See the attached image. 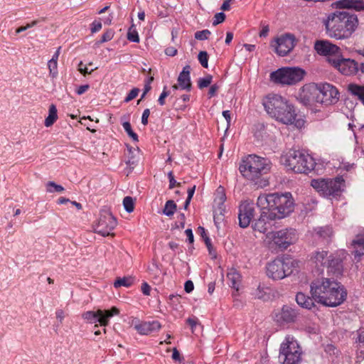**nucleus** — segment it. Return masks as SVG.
<instances>
[{"instance_id":"obj_45","label":"nucleus","mask_w":364,"mask_h":364,"mask_svg":"<svg viewBox=\"0 0 364 364\" xmlns=\"http://www.w3.org/2000/svg\"><path fill=\"white\" fill-rule=\"evenodd\" d=\"M139 89L138 88H133L127 95L126 98L124 99L125 102H129L131 100H134L139 94Z\"/></svg>"},{"instance_id":"obj_42","label":"nucleus","mask_w":364,"mask_h":364,"mask_svg":"<svg viewBox=\"0 0 364 364\" xmlns=\"http://www.w3.org/2000/svg\"><path fill=\"white\" fill-rule=\"evenodd\" d=\"M210 35V31L208 29L197 31L195 33V38L197 40L203 41L208 38L209 36Z\"/></svg>"},{"instance_id":"obj_36","label":"nucleus","mask_w":364,"mask_h":364,"mask_svg":"<svg viewBox=\"0 0 364 364\" xmlns=\"http://www.w3.org/2000/svg\"><path fill=\"white\" fill-rule=\"evenodd\" d=\"M123 205L124 207V209L128 213H132L134 210V203L133 198L130 196H126L123 200Z\"/></svg>"},{"instance_id":"obj_17","label":"nucleus","mask_w":364,"mask_h":364,"mask_svg":"<svg viewBox=\"0 0 364 364\" xmlns=\"http://www.w3.org/2000/svg\"><path fill=\"white\" fill-rule=\"evenodd\" d=\"M314 49L318 55L326 56L328 62L329 58H338L341 53L339 47L328 41H316L314 43Z\"/></svg>"},{"instance_id":"obj_39","label":"nucleus","mask_w":364,"mask_h":364,"mask_svg":"<svg viewBox=\"0 0 364 364\" xmlns=\"http://www.w3.org/2000/svg\"><path fill=\"white\" fill-rule=\"evenodd\" d=\"M127 39L132 42L139 43V37L137 31L133 27H130L127 33Z\"/></svg>"},{"instance_id":"obj_7","label":"nucleus","mask_w":364,"mask_h":364,"mask_svg":"<svg viewBox=\"0 0 364 364\" xmlns=\"http://www.w3.org/2000/svg\"><path fill=\"white\" fill-rule=\"evenodd\" d=\"M303 92L304 98L308 96V94L312 95L316 102L325 106L336 103L339 95L336 87L329 83L310 85L305 87Z\"/></svg>"},{"instance_id":"obj_52","label":"nucleus","mask_w":364,"mask_h":364,"mask_svg":"<svg viewBox=\"0 0 364 364\" xmlns=\"http://www.w3.org/2000/svg\"><path fill=\"white\" fill-rule=\"evenodd\" d=\"M357 337L355 338V343H364V329L360 328L357 331Z\"/></svg>"},{"instance_id":"obj_48","label":"nucleus","mask_w":364,"mask_h":364,"mask_svg":"<svg viewBox=\"0 0 364 364\" xmlns=\"http://www.w3.org/2000/svg\"><path fill=\"white\" fill-rule=\"evenodd\" d=\"M168 179H169V188L170 189L173 188L176 186H181V183H177L176 181L175 180L174 176H173L172 171H170L168 173Z\"/></svg>"},{"instance_id":"obj_59","label":"nucleus","mask_w":364,"mask_h":364,"mask_svg":"<svg viewBox=\"0 0 364 364\" xmlns=\"http://www.w3.org/2000/svg\"><path fill=\"white\" fill-rule=\"evenodd\" d=\"M150 291H151V287L146 282H144L141 285L142 293L144 295L148 296L150 294Z\"/></svg>"},{"instance_id":"obj_41","label":"nucleus","mask_w":364,"mask_h":364,"mask_svg":"<svg viewBox=\"0 0 364 364\" xmlns=\"http://www.w3.org/2000/svg\"><path fill=\"white\" fill-rule=\"evenodd\" d=\"M198 60H199L200 63L201 64V65L203 68H207L208 66V53L206 51H200L198 53Z\"/></svg>"},{"instance_id":"obj_15","label":"nucleus","mask_w":364,"mask_h":364,"mask_svg":"<svg viewBox=\"0 0 364 364\" xmlns=\"http://www.w3.org/2000/svg\"><path fill=\"white\" fill-rule=\"evenodd\" d=\"M329 63L344 75H355L358 73V63L355 60L342 58H329Z\"/></svg>"},{"instance_id":"obj_55","label":"nucleus","mask_w":364,"mask_h":364,"mask_svg":"<svg viewBox=\"0 0 364 364\" xmlns=\"http://www.w3.org/2000/svg\"><path fill=\"white\" fill-rule=\"evenodd\" d=\"M204 242L206 245L207 248L208 249L209 253L215 257V252L213 251V247L211 245L210 239L208 236H205Z\"/></svg>"},{"instance_id":"obj_27","label":"nucleus","mask_w":364,"mask_h":364,"mask_svg":"<svg viewBox=\"0 0 364 364\" xmlns=\"http://www.w3.org/2000/svg\"><path fill=\"white\" fill-rule=\"evenodd\" d=\"M348 90L350 94L358 99L364 105V86L357 84H350L348 86Z\"/></svg>"},{"instance_id":"obj_35","label":"nucleus","mask_w":364,"mask_h":364,"mask_svg":"<svg viewBox=\"0 0 364 364\" xmlns=\"http://www.w3.org/2000/svg\"><path fill=\"white\" fill-rule=\"evenodd\" d=\"M213 77L210 75H206L205 77L199 78L198 80V86L200 89L208 87L212 82Z\"/></svg>"},{"instance_id":"obj_6","label":"nucleus","mask_w":364,"mask_h":364,"mask_svg":"<svg viewBox=\"0 0 364 364\" xmlns=\"http://www.w3.org/2000/svg\"><path fill=\"white\" fill-rule=\"evenodd\" d=\"M270 162L267 159L251 154L242 159L239 170L247 179L256 181L270 170Z\"/></svg>"},{"instance_id":"obj_46","label":"nucleus","mask_w":364,"mask_h":364,"mask_svg":"<svg viewBox=\"0 0 364 364\" xmlns=\"http://www.w3.org/2000/svg\"><path fill=\"white\" fill-rule=\"evenodd\" d=\"M225 15L223 12L218 13L214 16V20L213 22V26H216L225 21Z\"/></svg>"},{"instance_id":"obj_26","label":"nucleus","mask_w":364,"mask_h":364,"mask_svg":"<svg viewBox=\"0 0 364 364\" xmlns=\"http://www.w3.org/2000/svg\"><path fill=\"white\" fill-rule=\"evenodd\" d=\"M296 301L299 306L307 309H311L314 306L315 300L313 296L309 297L301 292L296 294Z\"/></svg>"},{"instance_id":"obj_3","label":"nucleus","mask_w":364,"mask_h":364,"mask_svg":"<svg viewBox=\"0 0 364 364\" xmlns=\"http://www.w3.org/2000/svg\"><path fill=\"white\" fill-rule=\"evenodd\" d=\"M358 23L356 16L346 11L331 14L325 21L326 33L331 38L345 39L349 38Z\"/></svg>"},{"instance_id":"obj_62","label":"nucleus","mask_w":364,"mask_h":364,"mask_svg":"<svg viewBox=\"0 0 364 364\" xmlns=\"http://www.w3.org/2000/svg\"><path fill=\"white\" fill-rule=\"evenodd\" d=\"M56 318L62 322L63 318H65L64 311L62 309H58L56 311Z\"/></svg>"},{"instance_id":"obj_37","label":"nucleus","mask_w":364,"mask_h":364,"mask_svg":"<svg viewBox=\"0 0 364 364\" xmlns=\"http://www.w3.org/2000/svg\"><path fill=\"white\" fill-rule=\"evenodd\" d=\"M122 127L124 129L125 132L127 134L135 141H138V136L136 133H134L132 129L131 124L129 122H124L122 124Z\"/></svg>"},{"instance_id":"obj_54","label":"nucleus","mask_w":364,"mask_h":364,"mask_svg":"<svg viewBox=\"0 0 364 364\" xmlns=\"http://www.w3.org/2000/svg\"><path fill=\"white\" fill-rule=\"evenodd\" d=\"M92 33H96L102 28V23L100 21H95L91 25Z\"/></svg>"},{"instance_id":"obj_13","label":"nucleus","mask_w":364,"mask_h":364,"mask_svg":"<svg viewBox=\"0 0 364 364\" xmlns=\"http://www.w3.org/2000/svg\"><path fill=\"white\" fill-rule=\"evenodd\" d=\"M119 314V310L113 306L109 310L97 309V311H87L82 314V317L89 323L99 322L101 326H106L109 323V318Z\"/></svg>"},{"instance_id":"obj_44","label":"nucleus","mask_w":364,"mask_h":364,"mask_svg":"<svg viewBox=\"0 0 364 364\" xmlns=\"http://www.w3.org/2000/svg\"><path fill=\"white\" fill-rule=\"evenodd\" d=\"M265 290H267V288H264V287H261L260 285H259L256 290V292L255 293V297L259 299H264L265 294L267 293Z\"/></svg>"},{"instance_id":"obj_2","label":"nucleus","mask_w":364,"mask_h":364,"mask_svg":"<svg viewBox=\"0 0 364 364\" xmlns=\"http://www.w3.org/2000/svg\"><path fill=\"white\" fill-rule=\"evenodd\" d=\"M257 204L261 209L269 210L277 220L288 216L294 208V199L289 192L260 195Z\"/></svg>"},{"instance_id":"obj_51","label":"nucleus","mask_w":364,"mask_h":364,"mask_svg":"<svg viewBox=\"0 0 364 364\" xmlns=\"http://www.w3.org/2000/svg\"><path fill=\"white\" fill-rule=\"evenodd\" d=\"M97 68H95V69L91 70V71H88V69L86 66L83 65V63L81 61L78 64V70L79 72L82 74L83 75H86L87 74H90L93 70H97Z\"/></svg>"},{"instance_id":"obj_28","label":"nucleus","mask_w":364,"mask_h":364,"mask_svg":"<svg viewBox=\"0 0 364 364\" xmlns=\"http://www.w3.org/2000/svg\"><path fill=\"white\" fill-rule=\"evenodd\" d=\"M228 280L231 282V287L239 289L240 284L241 282V276L235 269H231L227 274Z\"/></svg>"},{"instance_id":"obj_43","label":"nucleus","mask_w":364,"mask_h":364,"mask_svg":"<svg viewBox=\"0 0 364 364\" xmlns=\"http://www.w3.org/2000/svg\"><path fill=\"white\" fill-rule=\"evenodd\" d=\"M114 37V32L112 30H107L102 36L101 40L97 43H103L111 41Z\"/></svg>"},{"instance_id":"obj_57","label":"nucleus","mask_w":364,"mask_h":364,"mask_svg":"<svg viewBox=\"0 0 364 364\" xmlns=\"http://www.w3.org/2000/svg\"><path fill=\"white\" fill-rule=\"evenodd\" d=\"M177 49L174 47H168L165 49V54L168 56H175L177 54Z\"/></svg>"},{"instance_id":"obj_56","label":"nucleus","mask_w":364,"mask_h":364,"mask_svg":"<svg viewBox=\"0 0 364 364\" xmlns=\"http://www.w3.org/2000/svg\"><path fill=\"white\" fill-rule=\"evenodd\" d=\"M150 115V110L149 109H145L143 112L142 117H141V123L144 125H146L148 124V118Z\"/></svg>"},{"instance_id":"obj_64","label":"nucleus","mask_w":364,"mask_h":364,"mask_svg":"<svg viewBox=\"0 0 364 364\" xmlns=\"http://www.w3.org/2000/svg\"><path fill=\"white\" fill-rule=\"evenodd\" d=\"M268 32H269L268 26H264L259 32V36L260 37H266L268 34Z\"/></svg>"},{"instance_id":"obj_34","label":"nucleus","mask_w":364,"mask_h":364,"mask_svg":"<svg viewBox=\"0 0 364 364\" xmlns=\"http://www.w3.org/2000/svg\"><path fill=\"white\" fill-rule=\"evenodd\" d=\"M46 191L48 193H60L64 191V188L62 186L58 185L53 181H49L46 183Z\"/></svg>"},{"instance_id":"obj_21","label":"nucleus","mask_w":364,"mask_h":364,"mask_svg":"<svg viewBox=\"0 0 364 364\" xmlns=\"http://www.w3.org/2000/svg\"><path fill=\"white\" fill-rule=\"evenodd\" d=\"M161 328L158 321H144L134 326V328L141 335H149L159 331Z\"/></svg>"},{"instance_id":"obj_16","label":"nucleus","mask_w":364,"mask_h":364,"mask_svg":"<svg viewBox=\"0 0 364 364\" xmlns=\"http://www.w3.org/2000/svg\"><path fill=\"white\" fill-rule=\"evenodd\" d=\"M117 225V220L111 213L102 212L98 223L95 227V232L105 237L111 235V232Z\"/></svg>"},{"instance_id":"obj_8","label":"nucleus","mask_w":364,"mask_h":364,"mask_svg":"<svg viewBox=\"0 0 364 364\" xmlns=\"http://www.w3.org/2000/svg\"><path fill=\"white\" fill-rule=\"evenodd\" d=\"M310 262L311 265L318 271H322L323 268L327 267L328 272L335 275L341 274L342 272L341 260L329 255L327 250L318 249L314 251L310 255Z\"/></svg>"},{"instance_id":"obj_19","label":"nucleus","mask_w":364,"mask_h":364,"mask_svg":"<svg viewBox=\"0 0 364 364\" xmlns=\"http://www.w3.org/2000/svg\"><path fill=\"white\" fill-rule=\"evenodd\" d=\"M254 215V207L253 203L244 201L239 207V225L241 228H247Z\"/></svg>"},{"instance_id":"obj_10","label":"nucleus","mask_w":364,"mask_h":364,"mask_svg":"<svg viewBox=\"0 0 364 364\" xmlns=\"http://www.w3.org/2000/svg\"><path fill=\"white\" fill-rule=\"evenodd\" d=\"M302 350L297 341L292 336L285 337L279 348V360L282 364H299Z\"/></svg>"},{"instance_id":"obj_38","label":"nucleus","mask_w":364,"mask_h":364,"mask_svg":"<svg viewBox=\"0 0 364 364\" xmlns=\"http://www.w3.org/2000/svg\"><path fill=\"white\" fill-rule=\"evenodd\" d=\"M48 67L50 72V75L54 78L58 75V62L54 60H50L48 63Z\"/></svg>"},{"instance_id":"obj_31","label":"nucleus","mask_w":364,"mask_h":364,"mask_svg":"<svg viewBox=\"0 0 364 364\" xmlns=\"http://www.w3.org/2000/svg\"><path fill=\"white\" fill-rule=\"evenodd\" d=\"M133 283L134 278L132 277H118L114 282V287L115 288H119L121 287H129Z\"/></svg>"},{"instance_id":"obj_5","label":"nucleus","mask_w":364,"mask_h":364,"mask_svg":"<svg viewBox=\"0 0 364 364\" xmlns=\"http://www.w3.org/2000/svg\"><path fill=\"white\" fill-rule=\"evenodd\" d=\"M282 163L288 169L297 173H308L316 165L314 158L299 150L290 149L281 157Z\"/></svg>"},{"instance_id":"obj_9","label":"nucleus","mask_w":364,"mask_h":364,"mask_svg":"<svg viewBox=\"0 0 364 364\" xmlns=\"http://www.w3.org/2000/svg\"><path fill=\"white\" fill-rule=\"evenodd\" d=\"M311 185L323 197L335 198L343 191L345 181L341 176L335 178H318L311 180Z\"/></svg>"},{"instance_id":"obj_32","label":"nucleus","mask_w":364,"mask_h":364,"mask_svg":"<svg viewBox=\"0 0 364 364\" xmlns=\"http://www.w3.org/2000/svg\"><path fill=\"white\" fill-rule=\"evenodd\" d=\"M176 210V203H174L173 200H169L165 204L164 208L163 210V213L167 216H171L174 214Z\"/></svg>"},{"instance_id":"obj_63","label":"nucleus","mask_w":364,"mask_h":364,"mask_svg":"<svg viewBox=\"0 0 364 364\" xmlns=\"http://www.w3.org/2000/svg\"><path fill=\"white\" fill-rule=\"evenodd\" d=\"M172 358L174 360H180V358H181L180 353L176 348H174L173 350Z\"/></svg>"},{"instance_id":"obj_25","label":"nucleus","mask_w":364,"mask_h":364,"mask_svg":"<svg viewBox=\"0 0 364 364\" xmlns=\"http://www.w3.org/2000/svg\"><path fill=\"white\" fill-rule=\"evenodd\" d=\"M189 70L190 67L188 65L185 66L178 77V82L181 90L189 91L191 88Z\"/></svg>"},{"instance_id":"obj_60","label":"nucleus","mask_w":364,"mask_h":364,"mask_svg":"<svg viewBox=\"0 0 364 364\" xmlns=\"http://www.w3.org/2000/svg\"><path fill=\"white\" fill-rule=\"evenodd\" d=\"M90 88L89 85H80L76 90L77 95H81L85 92H87Z\"/></svg>"},{"instance_id":"obj_58","label":"nucleus","mask_w":364,"mask_h":364,"mask_svg":"<svg viewBox=\"0 0 364 364\" xmlns=\"http://www.w3.org/2000/svg\"><path fill=\"white\" fill-rule=\"evenodd\" d=\"M194 285L192 281H186L184 285V289L187 293H190L193 290Z\"/></svg>"},{"instance_id":"obj_18","label":"nucleus","mask_w":364,"mask_h":364,"mask_svg":"<svg viewBox=\"0 0 364 364\" xmlns=\"http://www.w3.org/2000/svg\"><path fill=\"white\" fill-rule=\"evenodd\" d=\"M275 43V52L280 56H285L294 48L295 38L291 34H285L277 38Z\"/></svg>"},{"instance_id":"obj_24","label":"nucleus","mask_w":364,"mask_h":364,"mask_svg":"<svg viewBox=\"0 0 364 364\" xmlns=\"http://www.w3.org/2000/svg\"><path fill=\"white\" fill-rule=\"evenodd\" d=\"M335 4L339 9H352L355 11L364 10V1L363 0H339Z\"/></svg>"},{"instance_id":"obj_1","label":"nucleus","mask_w":364,"mask_h":364,"mask_svg":"<svg viewBox=\"0 0 364 364\" xmlns=\"http://www.w3.org/2000/svg\"><path fill=\"white\" fill-rule=\"evenodd\" d=\"M310 292L316 301L327 306H337L341 304L347 296V292L341 283L324 277L312 281Z\"/></svg>"},{"instance_id":"obj_40","label":"nucleus","mask_w":364,"mask_h":364,"mask_svg":"<svg viewBox=\"0 0 364 364\" xmlns=\"http://www.w3.org/2000/svg\"><path fill=\"white\" fill-rule=\"evenodd\" d=\"M225 211L224 207L215 208L214 211V221L215 224L219 223L223 220V212Z\"/></svg>"},{"instance_id":"obj_29","label":"nucleus","mask_w":364,"mask_h":364,"mask_svg":"<svg viewBox=\"0 0 364 364\" xmlns=\"http://www.w3.org/2000/svg\"><path fill=\"white\" fill-rule=\"evenodd\" d=\"M215 196L214 199V204L216 208L224 207L223 204L226 200V195L225 193V189L222 186H219L215 192Z\"/></svg>"},{"instance_id":"obj_53","label":"nucleus","mask_w":364,"mask_h":364,"mask_svg":"<svg viewBox=\"0 0 364 364\" xmlns=\"http://www.w3.org/2000/svg\"><path fill=\"white\" fill-rule=\"evenodd\" d=\"M220 88V86L217 84H214L210 86L209 91H208V97L209 98H211L216 95L218 90Z\"/></svg>"},{"instance_id":"obj_23","label":"nucleus","mask_w":364,"mask_h":364,"mask_svg":"<svg viewBox=\"0 0 364 364\" xmlns=\"http://www.w3.org/2000/svg\"><path fill=\"white\" fill-rule=\"evenodd\" d=\"M297 316L294 309L288 306H284L281 311L276 315L277 322L290 323L294 321Z\"/></svg>"},{"instance_id":"obj_22","label":"nucleus","mask_w":364,"mask_h":364,"mask_svg":"<svg viewBox=\"0 0 364 364\" xmlns=\"http://www.w3.org/2000/svg\"><path fill=\"white\" fill-rule=\"evenodd\" d=\"M351 245L353 248V255L355 258L359 259L364 255V229L356 235L353 240Z\"/></svg>"},{"instance_id":"obj_11","label":"nucleus","mask_w":364,"mask_h":364,"mask_svg":"<svg viewBox=\"0 0 364 364\" xmlns=\"http://www.w3.org/2000/svg\"><path fill=\"white\" fill-rule=\"evenodd\" d=\"M299 261L291 258L276 259L267 265V274L273 279H282L299 268Z\"/></svg>"},{"instance_id":"obj_20","label":"nucleus","mask_w":364,"mask_h":364,"mask_svg":"<svg viewBox=\"0 0 364 364\" xmlns=\"http://www.w3.org/2000/svg\"><path fill=\"white\" fill-rule=\"evenodd\" d=\"M259 218L255 223V230L259 232H266L270 226V222L274 220L275 216L272 215L268 210L262 209Z\"/></svg>"},{"instance_id":"obj_61","label":"nucleus","mask_w":364,"mask_h":364,"mask_svg":"<svg viewBox=\"0 0 364 364\" xmlns=\"http://www.w3.org/2000/svg\"><path fill=\"white\" fill-rule=\"evenodd\" d=\"M185 233L188 237V242L190 243H192L193 242V234L191 229L186 230Z\"/></svg>"},{"instance_id":"obj_49","label":"nucleus","mask_w":364,"mask_h":364,"mask_svg":"<svg viewBox=\"0 0 364 364\" xmlns=\"http://www.w3.org/2000/svg\"><path fill=\"white\" fill-rule=\"evenodd\" d=\"M186 323L191 327L192 332H194L195 328L199 325L198 319L196 317L188 318Z\"/></svg>"},{"instance_id":"obj_47","label":"nucleus","mask_w":364,"mask_h":364,"mask_svg":"<svg viewBox=\"0 0 364 364\" xmlns=\"http://www.w3.org/2000/svg\"><path fill=\"white\" fill-rule=\"evenodd\" d=\"M128 151H129V154H132V156L130 157H129V159L127 160V161L126 163H127V164L129 165L132 168H133L134 166H135L137 164L138 160L133 155V151H132L131 148H129Z\"/></svg>"},{"instance_id":"obj_4","label":"nucleus","mask_w":364,"mask_h":364,"mask_svg":"<svg viewBox=\"0 0 364 364\" xmlns=\"http://www.w3.org/2000/svg\"><path fill=\"white\" fill-rule=\"evenodd\" d=\"M263 105L267 114L277 121L284 124L295 122L296 113L294 106L281 95H267L263 100Z\"/></svg>"},{"instance_id":"obj_33","label":"nucleus","mask_w":364,"mask_h":364,"mask_svg":"<svg viewBox=\"0 0 364 364\" xmlns=\"http://www.w3.org/2000/svg\"><path fill=\"white\" fill-rule=\"evenodd\" d=\"M317 234L323 239H327L333 235V230L331 227L326 226L318 228Z\"/></svg>"},{"instance_id":"obj_30","label":"nucleus","mask_w":364,"mask_h":364,"mask_svg":"<svg viewBox=\"0 0 364 364\" xmlns=\"http://www.w3.org/2000/svg\"><path fill=\"white\" fill-rule=\"evenodd\" d=\"M58 118L57 109L54 105L49 107L48 116L45 119V126L47 127H50L54 124Z\"/></svg>"},{"instance_id":"obj_12","label":"nucleus","mask_w":364,"mask_h":364,"mask_svg":"<svg viewBox=\"0 0 364 364\" xmlns=\"http://www.w3.org/2000/svg\"><path fill=\"white\" fill-rule=\"evenodd\" d=\"M305 71L299 68H282L270 74L271 80L282 85H294L301 81Z\"/></svg>"},{"instance_id":"obj_50","label":"nucleus","mask_w":364,"mask_h":364,"mask_svg":"<svg viewBox=\"0 0 364 364\" xmlns=\"http://www.w3.org/2000/svg\"><path fill=\"white\" fill-rule=\"evenodd\" d=\"M168 95H169V92L166 90V87L165 86L164 87L163 92L160 95V96L159 97V100H158V102H159L160 105L162 106V105H165V99Z\"/></svg>"},{"instance_id":"obj_14","label":"nucleus","mask_w":364,"mask_h":364,"mask_svg":"<svg viewBox=\"0 0 364 364\" xmlns=\"http://www.w3.org/2000/svg\"><path fill=\"white\" fill-rule=\"evenodd\" d=\"M274 244L280 248L287 249L297 240L296 230L287 228L277 232H272L268 235Z\"/></svg>"}]
</instances>
